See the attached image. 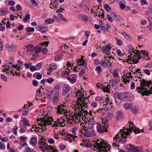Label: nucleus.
<instances>
[{"label": "nucleus", "mask_w": 152, "mask_h": 152, "mask_svg": "<svg viewBox=\"0 0 152 152\" xmlns=\"http://www.w3.org/2000/svg\"><path fill=\"white\" fill-rule=\"evenodd\" d=\"M122 34L124 37L126 39H129L130 36L127 33L124 32H122Z\"/></svg>", "instance_id": "obj_38"}, {"label": "nucleus", "mask_w": 152, "mask_h": 152, "mask_svg": "<svg viewBox=\"0 0 152 152\" xmlns=\"http://www.w3.org/2000/svg\"><path fill=\"white\" fill-rule=\"evenodd\" d=\"M67 79L72 83L75 82L77 80L76 78H75L74 76H72L71 78L70 77H67Z\"/></svg>", "instance_id": "obj_24"}, {"label": "nucleus", "mask_w": 152, "mask_h": 152, "mask_svg": "<svg viewBox=\"0 0 152 152\" xmlns=\"http://www.w3.org/2000/svg\"><path fill=\"white\" fill-rule=\"evenodd\" d=\"M86 72L85 70L84 69H83L81 70L80 73H79V74L80 76H82Z\"/></svg>", "instance_id": "obj_62"}, {"label": "nucleus", "mask_w": 152, "mask_h": 152, "mask_svg": "<svg viewBox=\"0 0 152 152\" xmlns=\"http://www.w3.org/2000/svg\"><path fill=\"white\" fill-rule=\"evenodd\" d=\"M107 18L110 22L113 21V19L109 15H107Z\"/></svg>", "instance_id": "obj_60"}, {"label": "nucleus", "mask_w": 152, "mask_h": 152, "mask_svg": "<svg viewBox=\"0 0 152 152\" xmlns=\"http://www.w3.org/2000/svg\"><path fill=\"white\" fill-rule=\"evenodd\" d=\"M101 67L100 66H98L96 67V70L98 73H100L101 72Z\"/></svg>", "instance_id": "obj_53"}, {"label": "nucleus", "mask_w": 152, "mask_h": 152, "mask_svg": "<svg viewBox=\"0 0 152 152\" xmlns=\"http://www.w3.org/2000/svg\"><path fill=\"white\" fill-rule=\"evenodd\" d=\"M126 149L127 150L132 151V152H137L139 151V148L133 147L131 144H128L126 146Z\"/></svg>", "instance_id": "obj_14"}, {"label": "nucleus", "mask_w": 152, "mask_h": 152, "mask_svg": "<svg viewBox=\"0 0 152 152\" xmlns=\"http://www.w3.org/2000/svg\"><path fill=\"white\" fill-rule=\"evenodd\" d=\"M1 77L2 80L5 82H6L8 81V79L7 77L3 74H1Z\"/></svg>", "instance_id": "obj_26"}, {"label": "nucleus", "mask_w": 152, "mask_h": 152, "mask_svg": "<svg viewBox=\"0 0 152 152\" xmlns=\"http://www.w3.org/2000/svg\"><path fill=\"white\" fill-rule=\"evenodd\" d=\"M37 128H38V129L37 130L36 129L35 131V132L39 133H42L43 132L44 129V127H41V128L39 127H37Z\"/></svg>", "instance_id": "obj_39"}, {"label": "nucleus", "mask_w": 152, "mask_h": 152, "mask_svg": "<svg viewBox=\"0 0 152 152\" xmlns=\"http://www.w3.org/2000/svg\"><path fill=\"white\" fill-rule=\"evenodd\" d=\"M15 4V2L12 0H9L8 2V4L12 6L14 5Z\"/></svg>", "instance_id": "obj_61"}, {"label": "nucleus", "mask_w": 152, "mask_h": 152, "mask_svg": "<svg viewBox=\"0 0 152 152\" xmlns=\"http://www.w3.org/2000/svg\"><path fill=\"white\" fill-rule=\"evenodd\" d=\"M126 92L119 94L116 92L114 95V99L116 104H119L121 101H125Z\"/></svg>", "instance_id": "obj_6"}, {"label": "nucleus", "mask_w": 152, "mask_h": 152, "mask_svg": "<svg viewBox=\"0 0 152 152\" xmlns=\"http://www.w3.org/2000/svg\"><path fill=\"white\" fill-rule=\"evenodd\" d=\"M7 11L4 9H0V15H4L7 14Z\"/></svg>", "instance_id": "obj_27"}, {"label": "nucleus", "mask_w": 152, "mask_h": 152, "mask_svg": "<svg viewBox=\"0 0 152 152\" xmlns=\"http://www.w3.org/2000/svg\"><path fill=\"white\" fill-rule=\"evenodd\" d=\"M54 91L53 90L50 91V92H48V93L46 94V96L48 97V98H51L53 94Z\"/></svg>", "instance_id": "obj_31"}, {"label": "nucleus", "mask_w": 152, "mask_h": 152, "mask_svg": "<svg viewBox=\"0 0 152 152\" xmlns=\"http://www.w3.org/2000/svg\"><path fill=\"white\" fill-rule=\"evenodd\" d=\"M133 98L132 94L126 92L125 101H130L133 100Z\"/></svg>", "instance_id": "obj_17"}, {"label": "nucleus", "mask_w": 152, "mask_h": 152, "mask_svg": "<svg viewBox=\"0 0 152 152\" xmlns=\"http://www.w3.org/2000/svg\"><path fill=\"white\" fill-rule=\"evenodd\" d=\"M141 82L140 86L136 88V91L139 93H140L142 96H149L150 94H152V89L151 88H145L147 86V81L144 79L140 80Z\"/></svg>", "instance_id": "obj_1"}, {"label": "nucleus", "mask_w": 152, "mask_h": 152, "mask_svg": "<svg viewBox=\"0 0 152 152\" xmlns=\"http://www.w3.org/2000/svg\"><path fill=\"white\" fill-rule=\"evenodd\" d=\"M40 120L39 118L37 120L38 122V125L40 126L41 127H43V126H45V129L46 126L47 125H50L52 124L51 122L53 121V119L51 117H49L48 116H46L45 117L40 118Z\"/></svg>", "instance_id": "obj_3"}, {"label": "nucleus", "mask_w": 152, "mask_h": 152, "mask_svg": "<svg viewBox=\"0 0 152 152\" xmlns=\"http://www.w3.org/2000/svg\"><path fill=\"white\" fill-rule=\"evenodd\" d=\"M38 144L39 145V148L43 150L44 148H45V149L47 150H52V152H57V150L55 148L53 149V147L51 145H48L46 144L45 142H44L43 141L40 142H39Z\"/></svg>", "instance_id": "obj_7"}, {"label": "nucleus", "mask_w": 152, "mask_h": 152, "mask_svg": "<svg viewBox=\"0 0 152 152\" xmlns=\"http://www.w3.org/2000/svg\"><path fill=\"white\" fill-rule=\"evenodd\" d=\"M109 125L108 123V120H106L103 122L101 124H98L96 126V129L97 131L100 133H103L104 132H107V128L109 127Z\"/></svg>", "instance_id": "obj_4"}, {"label": "nucleus", "mask_w": 152, "mask_h": 152, "mask_svg": "<svg viewBox=\"0 0 152 152\" xmlns=\"http://www.w3.org/2000/svg\"><path fill=\"white\" fill-rule=\"evenodd\" d=\"M111 47L110 45L108 44L107 46H103L101 48V50L103 53H105L107 56L110 54V50L111 49Z\"/></svg>", "instance_id": "obj_11"}, {"label": "nucleus", "mask_w": 152, "mask_h": 152, "mask_svg": "<svg viewBox=\"0 0 152 152\" xmlns=\"http://www.w3.org/2000/svg\"><path fill=\"white\" fill-rule=\"evenodd\" d=\"M70 73V70L68 69L62 72V76L64 77L66 75L69 74Z\"/></svg>", "instance_id": "obj_32"}, {"label": "nucleus", "mask_w": 152, "mask_h": 152, "mask_svg": "<svg viewBox=\"0 0 152 152\" xmlns=\"http://www.w3.org/2000/svg\"><path fill=\"white\" fill-rule=\"evenodd\" d=\"M31 2L33 5L37 7L38 5V3L36 2L35 0H31Z\"/></svg>", "instance_id": "obj_46"}, {"label": "nucleus", "mask_w": 152, "mask_h": 152, "mask_svg": "<svg viewBox=\"0 0 152 152\" xmlns=\"http://www.w3.org/2000/svg\"><path fill=\"white\" fill-rule=\"evenodd\" d=\"M106 64L105 66H106L107 67H110L112 65V63L109 61H106Z\"/></svg>", "instance_id": "obj_44"}, {"label": "nucleus", "mask_w": 152, "mask_h": 152, "mask_svg": "<svg viewBox=\"0 0 152 152\" xmlns=\"http://www.w3.org/2000/svg\"><path fill=\"white\" fill-rule=\"evenodd\" d=\"M134 48H133V49L131 48V50H132V53H133L134 55H136V57H137V55L140 54V53H139V51L137 50H134Z\"/></svg>", "instance_id": "obj_41"}, {"label": "nucleus", "mask_w": 152, "mask_h": 152, "mask_svg": "<svg viewBox=\"0 0 152 152\" xmlns=\"http://www.w3.org/2000/svg\"><path fill=\"white\" fill-rule=\"evenodd\" d=\"M36 53H39L41 50V48L39 46H36L34 48V46L32 45L29 44V52H32L34 50Z\"/></svg>", "instance_id": "obj_10"}, {"label": "nucleus", "mask_w": 152, "mask_h": 152, "mask_svg": "<svg viewBox=\"0 0 152 152\" xmlns=\"http://www.w3.org/2000/svg\"><path fill=\"white\" fill-rule=\"evenodd\" d=\"M57 67L56 64L54 63H52L49 66V70L50 72L56 69Z\"/></svg>", "instance_id": "obj_19"}, {"label": "nucleus", "mask_w": 152, "mask_h": 152, "mask_svg": "<svg viewBox=\"0 0 152 152\" xmlns=\"http://www.w3.org/2000/svg\"><path fill=\"white\" fill-rule=\"evenodd\" d=\"M54 79L52 78H50L47 79L46 81L49 83H52L54 81Z\"/></svg>", "instance_id": "obj_48"}, {"label": "nucleus", "mask_w": 152, "mask_h": 152, "mask_svg": "<svg viewBox=\"0 0 152 152\" xmlns=\"http://www.w3.org/2000/svg\"><path fill=\"white\" fill-rule=\"evenodd\" d=\"M93 144V147L98 148L99 152H107V151L110 149L107 146V142L102 140H97Z\"/></svg>", "instance_id": "obj_2"}, {"label": "nucleus", "mask_w": 152, "mask_h": 152, "mask_svg": "<svg viewBox=\"0 0 152 152\" xmlns=\"http://www.w3.org/2000/svg\"><path fill=\"white\" fill-rule=\"evenodd\" d=\"M144 72L147 75H150V71L147 69H145L144 70Z\"/></svg>", "instance_id": "obj_63"}, {"label": "nucleus", "mask_w": 152, "mask_h": 152, "mask_svg": "<svg viewBox=\"0 0 152 152\" xmlns=\"http://www.w3.org/2000/svg\"><path fill=\"white\" fill-rule=\"evenodd\" d=\"M37 128V125L34 124L32 126L31 129H29V131H31V132H33L34 131H35L36 129H38Z\"/></svg>", "instance_id": "obj_37"}, {"label": "nucleus", "mask_w": 152, "mask_h": 152, "mask_svg": "<svg viewBox=\"0 0 152 152\" xmlns=\"http://www.w3.org/2000/svg\"><path fill=\"white\" fill-rule=\"evenodd\" d=\"M82 19L83 21L86 22L87 21L88 18L85 15H83L82 16Z\"/></svg>", "instance_id": "obj_58"}, {"label": "nucleus", "mask_w": 152, "mask_h": 152, "mask_svg": "<svg viewBox=\"0 0 152 152\" xmlns=\"http://www.w3.org/2000/svg\"><path fill=\"white\" fill-rule=\"evenodd\" d=\"M14 131V133L15 135H17V131L18 130V127L17 126H15L14 127L13 129Z\"/></svg>", "instance_id": "obj_51"}, {"label": "nucleus", "mask_w": 152, "mask_h": 152, "mask_svg": "<svg viewBox=\"0 0 152 152\" xmlns=\"http://www.w3.org/2000/svg\"><path fill=\"white\" fill-rule=\"evenodd\" d=\"M113 75L114 77H117L118 76V72L116 70H114L113 72Z\"/></svg>", "instance_id": "obj_49"}, {"label": "nucleus", "mask_w": 152, "mask_h": 152, "mask_svg": "<svg viewBox=\"0 0 152 152\" xmlns=\"http://www.w3.org/2000/svg\"><path fill=\"white\" fill-rule=\"evenodd\" d=\"M64 118V117H61L57 120V122H58L61 127L64 126H65V124L64 123L65 122V120Z\"/></svg>", "instance_id": "obj_16"}, {"label": "nucleus", "mask_w": 152, "mask_h": 152, "mask_svg": "<svg viewBox=\"0 0 152 152\" xmlns=\"http://www.w3.org/2000/svg\"><path fill=\"white\" fill-rule=\"evenodd\" d=\"M88 99H89L88 97L84 98L83 99L80 97H79L77 100V102H78L79 101H80L81 102V103H80V102L79 103H78V104L81 106V108L83 107V106H84L86 108H87L88 107V106L87 105L88 104V102H89Z\"/></svg>", "instance_id": "obj_8"}, {"label": "nucleus", "mask_w": 152, "mask_h": 152, "mask_svg": "<svg viewBox=\"0 0 152 152\" xmlns=\"http://www.w3.org/2000/svg\"><path fill=\"white\" fill-rule=\"evenodd\" d=\"M59 95L60 92L58 91L56 92L54 94L53 99V102L54 104H56L58 103L60 97Z\"/></svg>", "instance_id": "obj_12"}, {"label": "nucleus", "mask_w": 152, "mask_h": 152, "mask_svg": "<svg viewBox=\"0 0 152 152\" xmlns=\"http://www.w3.org/2000/svg\"><path fill=\"white\" fill-rule=\"evenodd\" d=\"M64 105L63 104L58 105L57 107V109L58 111L57 112L58 113H63L65 114L66 113H67V112L63 108Z\"/></svg>", "instance_id": "obj_15"}, {"label": "nucleus", "mask_w": 152, "mask_h": 152, "mask_svg": "<svg viewBox=\"0 0 152 152\" xmlns=\"http://www.w3.org/2000/svg\"><path fill=\"white\" fill-rule=\"evenodd\" d=\"M37 143V140L36 138L32 137L31 138L30 144L32 145L33 146L36 145Z\"/></svg>", "instance_id": "obj_21"}, {"label": "nucleus", "mask_w": 152, "mask_h": 152, "mask_svg": "<svg viewBox=\"0 0 152 152\" xmlns=\"http://www.w3.org/2000/svg\"><path fill=\"white\" fill-rule=\"evenodd\" d=\"M123 106L126 109H128L129 108H131V106L130 104L128 103H126Z\"/></svg>", "instance_id": "obj_36"}, {"label": "nucleus", "mask_w": 152, "mask_h": 152, "mask_svg": "<svg viewBox=\"0 0 152 152\" xmlns=\"http://www.w3.org/2000/svg\"><path fill=\"white\" fill-rule=\"evenodd\" d=\"M59 17L60 19L62 20L65 21L66 22H68L66 18H65L63 16V15L61 13H58V14Z\"/></svg>", "instance_id": "obj_29"}, {"label": "nucleus", "mask_w": 152, "mask_h": 152, "mask_svg": "<svg viewBox=\"0 0 152 152\" xmlns=\"http://www.w3.org/2000/svg\"><path fill=\"white\" fill-rule=\"evenodd\" d=\"M47 28L44 26L40 27L39 30L42 33H44L47 30Z\"/></svg>", "instance_id": "obj_25"}, {"label": "nucleus", "mask_w": 152, "mask_h": 152, "mask_svg": "<svg viewBox=\"0 0 152 152\" xmlns=\"http://www.w3.org/2000/svg\"><path fill=\"white\" fill-rule=\"evenodd\" d=\"M5 148V145L0 142V149H4Z\"/></svg>", "instance_id": "obj_57"}, {"label": "nucleus", "mask_w": 152, "mask_h": 152, "mask_svg": "<svg viewBox=\"0 0 152 152\" xmlns=\"http://www.w3.org/2000/svg\"><path fill=\"white\" fill-rule=\"evenodd\" d=\"M3 66L4 67V69H3V72H5L7 71L10 69V68L9 66H8L7 64L6 65H5V66Z\"/></svg>", "instance_id": "obj_30"}, {"label": "nucleus", "mask_w": 152, "mask_h": 152, "mask_svg": "<svg viewBox=\"0 0 152 152\" xmlns=\"http://www.w3.org/2000/svg\"><path fill=\"white\" fill-rule=\"evenodd\" d=\"M149 30L152 32V22L150 23V25L148 26Z\"/></svg>", "instance_id": "obj_64"}, {"label": "nucleus", "mask_w": 152, "mask_h": 152, "mask_svg": "<svg viewBox=\"0 0 152 152\" xmlns=\"http://www.w3.org/2000/svg\"><path fill=\"white\" fill-rule=\"evenodd\" d=\"M84 135L86 137H89L91 136L92 134L90 132L88 131H86L84 133Z\"/></svg>", "instance_id": "obj_35"}, {"label": "nucleus", "mask_w": 152, "mask_h": 152, "mask_svg": "<svg viewBox=\"0 0 152 152\" xmlns=\"http://www.w3.org/2000/svg\"><path fill=\"white\" fill-rule=\"evenodd\" d=\"M109 85H107V87L104 86V88H103V90L104 92H106L107 93L110 91V89L108 88Z\"/></svg>", "instance_id": "obj_45"}, {"label": "nucleus", "mask_w": 152, "mask_h": 152, "mask_svg": "<svg viewBox=\"0 0 152 152\" xmlns=\"http://www.w3.org/2000/svg\"><path fill=\"white\" fill-rule=\"evenodd\" d=\"M70 89V87L69 86H65L63 89L62 94L63 95H66Z\"/></svg>", "instance_id": "obj_22"}, {"label": "nucleus", "mask_w": 152, "mask_h": 152, "mask_svg": "<svg viewBox=\"0 0 152 152\" xmlns=\"http://www.w3.org/2000/svg\"><path fill=\"white\" fill-rule=\"evenodd\" d=\"M42 64L41 63H39L37 64L35 66L37 70L39 69L42 66Z\"/></svg>", "instance_id": "obj_50"}, {"label": "nucleus", "mask_w": 152, "mask_h": 152, "mask_svg": "<svg viewBox=\"0 0 152 152\" xmlns=\"http://www.w3.org/2000/svg\"><path fill=\"white\" fill-rule=\"evenodd\" d=\"M111 15L112 16V15H113L114 16V18H115V19L116 20H118L119 16L118 15H116L113 12H111Z\"/></svg>", "instance_id": "obj_47"}, {"label": "nucleus", "mask_w": 152, "mask_h": 152, "mask_svg": "<svg viewBox=\"0 0 152 152\" xmlns=\"http://www.w3.org/2000/svg\"><path fill=\"white\" fill-rule=\"evenodd\" d=\"M116 44L119 46H121L123 44V42L121 39H119L118 41H116Z\"/></svg>", "instance_id": "obj_54"}, {"label": "nucleus", "mask_w": 152, "mask_h": 152, "mask_svg": "<svg viewBox=\"0 0 152 152\" xmlns=\"http://www.w3.org/2000/svg\"><path fill=\"white\" fill-rule=\"evenodd\" d=\"M7 64L8 66H9L10 68V69H11L13 67H14L15 68H17L16 66L13 64L11 62H8L7 63Z\"/></svg>", "instance_id": "obj_34"}, {"label": "nucleus", "mask_w": 152, "mask_h": 152, "mask_svg": "<svg viewBox=\"0 0 152 152\" xmlns=\"http://www.w3.org/2000/svg\"><path fill=\"white\" fill-rule=\"evenodd\" d=\"M23 65V63L20 61H18V64H17V67H20L22 66Z\"/></svg>", "instance_id": "obj_43"}, {"label": "nucleus", "mask_w": 152, "mask_h": 152, "mask_svg": "<svg viewBox=\"0 0 152 152\" xmlns=\"http://www.w3.org/2000/svg\"><path fill=\"white\" fill-rule=\"evenodd\" d=\"M60 125L59 124V123L58 122L55 121L54 122V124L52 126L53 127H55V129H57V127L58 126Z\"/></svg>", "instance_id": "obj_52"}, {"label": "nucleus", "mask_w": 152, "mask_h": 152, "mask_svg": "<svg viewBox=\"0 0 152 152\" xmlns=\"http://www.w3.org/2000/svg\"><path fill=\"white\" fill-rule=\"evenodd\" d=\"M87 65V64L86 62L85 61L84 59L82 58L80 59L77 61V65L74 67L73 70H74L75 72H78L79 71H77L76 68H78V67L81 65L85 66Z\"/></svg>", "instance_id": "obj_9"}, {"label": "nucleus", "mask_w": 152, "mask_h": 152, "mask_svg": "<svg viewBox=\"0 0 152 152\" xmlns=\"http://www.w3.org/2000/svg\"><path fill=\"white\" fill-rule=\"evenodd\" d=\"M124 117V114L121 111H118L116 114V117L118 120L121 119Z\"/></svg>", "instance_id": "obj_20"}, {"label": "nucleus", "mask_w": 152, "mask_h": 152, "mask_svg": "<svg viewBox=\"0 0 152 152\" xmlns=\"http://www.w3.org/2000/svg\"><path fill=\"white\" fill-rule=\"evenodd\" d=\"M54 21L53 19L49 18L45 21L46 24L48 25L50 23H53Z\"/></svg>", "instance_id": "obj_28"}, {"label": "nucleus", "mask_w": 152, "mask_h": 152, "mask_svg": "<svg viewBox=\"0 0 152 152\" xmlns=\"http://www.w3.org/2000/svg\"><path fill=\"white\" fill-rule=\"evenodd\" d=\"M131 110L132 113H136L138 112V109L135 107H132Z\"/></svg>", "instance_id": "obj_42"}, {"label": "nucleus", "mask_w": 152, "mask_h": 152, "mask_svg": "<svg viewBox=\"0 0 152 152\" xmlns=\"http://www.w3.org/2000/svg\"><path fill=\"white\" fill-rule=\"evenodd\" d=\"M22 122H23V126L24 127H26V126L28 125V120L24 118H22Z\"/></svg>", "instance_id": "obj_23"}, {"label": "nucleus", "mask_w": 152, "mask_h": 152, "mask_svg": "<svg viewBox=\"0 0 152 152\" xmlns=\"http://www.w3.org/2000/svg\"><path fill=\"white\" fill-rule=\"evenodd\" d=\"M28 18V14H27L23 19V21L24 22H26L27 21Z\"/></svg>", "instance_id": "obj_59"}, {"label": "nucleus", "mask_w": 152, "mask_h": 152, "mask_svg": "<svg viewBox=\"0 0 152 152\" xmlns=\"http://www.w3.org/2000/svg\"><path fill=\"white\" fill-rule=\"evenodd\" d=\"M141 53L143 54L144 56H147V57L148 58H149L148 56L149 54L148 53V51L145 50H142L141 51Z\"/></svg>", "instance_id": "obj_33"}, {"label": "nucleus", "mask_w": 152, "mask_h": 152, "mask_svg": "<svg viewBox=\"0 0 152 152\" xmlns=\"http://www.w3.org/2000/svg\"><path fill=\"white\" fill-rule=\"evenodd\" d=\"M104 9L107 12H110V8L109 5L107 4H105L104 6Z\"/></svg>", "instance_id": "obj_40"}, {"label": "nucleus", "mask_w": 152, "mask_h": 152, "mask_svg": "<svg viewBox=\"0 0 152 152\" xmlns=\"http://www.w3.org/2000/svg\"><path fill=\"white\" fill-rule=\"evenodd\" d=\"M132 133V131H129V129L127 128H125L124 127L123 129H121L119 133V134H121V136L122 138L121 141L123 144L125 143L126 142L127 136Z\"/></svg>", "instance_id": "obj_5"}, {"label": "nucleus", "mask_w": 152, "mask_h": 152, "mask_svg": "<svg viewBox=\"0 0 152 152\" xmlns=\"http://www.w3.org/2000/svg\"><path fill=\"white\" fill-rule=\"evenodd\" d=\"M129 125L132 124V125L133 126L132 127H130V126L129 129H129V131H131V130H132L133 132H135L136 134L140 132L139 128H137L136 126L133 125V122L131 123V122H129Z\"/></svg>", "instance_id": "obj_13"}, {"label": "nucleus", "mask_w": 152, "mask_h": 152, "mask_svg": "<svg viewBox=\"0 0 152 152\" xmlns=\"http://www.w3.org/2000/svg\"><path fill=\"white\" fill-rule=\"evenodd\" d=\"M41 52L43 54H45L48 52L47 49L45 48L41 50Z\"/></svg>", "instance_id": "obj_55"}, {"label": "nucleus", "mask_w": 152, "mask_h": 152, "mask_svg": "<svg viewBox=\"0 0 152 152\" xmlns=\"http://www.w3.org/2000/svg\"><path fill=\"white\" fill-rule=\"evenodd\" d=\"M114 139L115 140V141L116 142H120L122 140V139L121 138V137H117V138L114 137Z\"/></svg>", "instance_id": "obj_56"}, {"label": "nucleus", "mask_w": 152, "mask_h": 152, "mask_svg": "<svg viewBox=\"0 0 152 152\" xmlns=\"http://www.w3.org/2000/svg\"><path fill=\"white\" fill-rule=\"evenodd\" d=\"M28 105L27 104H25L24 107H23V108H26V109H24L22 111V115L23 116H26L28 113Z\"/></svg>", "instance_id": "obj_18"}]
</instances>
